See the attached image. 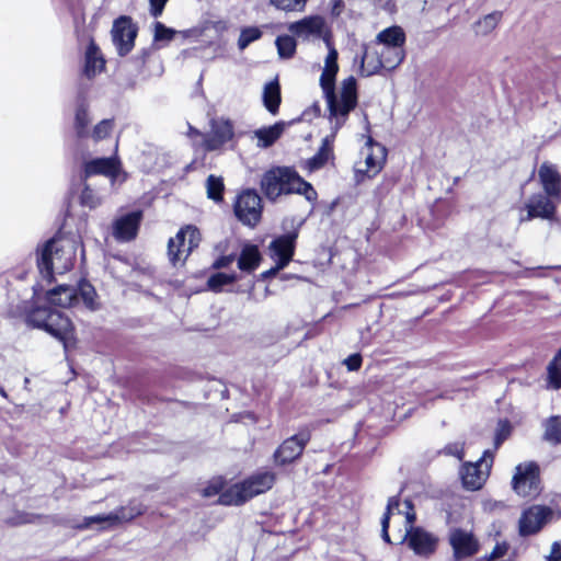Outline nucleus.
<instances>
[{
    "instance_id": "nucleus-20",
    "label": "nucleus",
    "mask_w": 561,
    "mask_h": 561,
    "mask_svg": "<svg viewBox=\"0 0 561 561\" xmlns=\"http://www.w3.org/2000/svg\"><path fill=\"white\" fill-rule=\"evenodd\" d=\"M554 198L547 194H534L526 203L527 216L522 220H530L533 218L551 219L556 214Z\"/></svg>"
},
{
    "instance_id": "nucleus-12",
    "label": "nucleus",
    "mask_w": 561,
    "mask_h": 561,
    "mask_svg": "<svg viewBox=\"0 0 561 561\" xmlns=\"http://www.w3.org/2000/svg\"><path fill=\"white\" fill-rule=\"evenodd\" d=\"M514 491L523 496H535L539 493V467L535 462L518 465L512 480Z\"/></svg>"
},
{
    "instance_id": "nucleus-45",
    "label": "nucleus",
    "mask_w": 561,
    "mask_h": 561,
    "mask_svg": "<svg viewBox=\"0 0 561 561\" xmlns=\"http://www.w3.org/2000/svg\"><path fill=\"white\" fill-rule=\"evenodd\" d=\"M114 122L113 119H103L99 124H96L92 130V138L95 141L102 140L110 136L113 130Z\"/></svg>"
},
{
    "instance_id": "nucleus-3",
    "label": "nucleus",
    "mask_w": 561,
    "mask_h": 561,
    "mask_svg": "<svg viewBox=\"0 0 561 561\" xmlns=\"http://www.w3.org/2000/svg\"><path fill=\"white\" fill-rule=\"evenodd\" d=\"M27 323L42 329L59 340L65 350L73 340V328L70 319L61 311L50 307H37L27 314Z\"/></svg>"
},
{
    "instance_id": "nucleus-28",
    "label": "nucleus",
    "mask_w": 561,
    "mask_h": 561,
    "mask_svg": "<svg viewBox=\"0 0 561 561\" xmlns=\"http://www.w3.org/2000/svg\"><path fill=\"white\" fill-rule=\"evenodd\" d=\"M262 100L265 108L272 115H276L278 113L282 98L280 87L277 79L270 81L264 85Z\"/></svg>"
},
{
    "instance_id": "nucleus-51",
    "label": "nucleus",
    "mask_w": 561,
    "mask_h": 561,
    "mask_svg": "<svg viewBox=\"0 0 561 561\" xmlns=\"http://www.w3.org/2000/svg\"><path fill=\"white\" fill-rule=\"evenodd\" d=\"M150 1V13L152 16L158 18L162 14L163 9L168 0H149Z\"/></svg>"
},
{
    "instance_id": "nucleus-19",
    "label": "nucleus",
    "mask_w": 561,
    "mask_h": 561,
    "mask_svg": "<svg viewBox=\"0 0 561 561\" xmlns=\"http://www.w3.org/2000/svg\"><path fill=\"white\" fill-rule=\"evenodd\" d=\"M233 137V126L226 119H213L210 122V130L204 138V146L207 150L213 151L220 149L225 144Z\"/></svg>"
},
{
    "instance_id": "nucleus-9",
    "label": "nucleus",
    "mask_w": 561,
    "mask_h": 561,
    "mask_svg": "<svg viewBox=\"0 0 561 561\" xmlns=\"http://www.w3.org/2000/svg\"><path fill=\"white\" fill-rule=\"evenodd\" d=\"M144 513L142 504L138 502H130L127 506L121 507L110 514H101L95 516L85 517L83 523L77 527L80 529L91 528L93 525H100V528L107 526L118 525L124 522H129Z\"/></svg>"
},
{
    "instance_id": "nucleus-17",
    "label": "nucleus",
    "mask_w": 561,
    "mask_h": 561,
    "mask_svg": "<svg viewBox=\"0 0 561 561\" xmlns=\"http://www.w3.org/2000/svg\"><path fill=\"white\" fill-rule=\"evenodd\" d=\"M309 440L310 433L307 431L285 439L274 454L275 461L279 465L293 462L302 454Z\"/></svg>"
},
{
    "instance_id": "nucleus-5",
    "label": "nucleus",
    "mask_w": 561,
    "mask_h": 561,
    "mask_svg": "<svg viewBox=\"0 0 561 561\" xmlns=\"http://www.w3.org/2000/svg\"><path fill=\"white\" fill-rule=\"evenodd\" d=\"M199 242L201 233L196 227L188 225L181 228L168 242V256L171 264L173 266L183 264Z\"/></svg>"
},
{
    "instance_id": "nucleus-32",
    "label": "nucleus",
    "mask_w": 561,
    "mask_h": 561,
    "mask_svg": "<svg viewBox=\"0 0 561 561\" xmlns=\"http://www.w3.org/2000/svg\"><path fill=\"white\" fill-rule=\"evenodd\" d=\"M385 58L379 54V56H371L367 53V50L364 51L362 58H360V72L365 77L373 76L377 73L381 68L388 69V66L386 65Z\"/></svg>"
},
{
    "instance_id": "nucleus-22",
    "label": "nucleus",
    "mask_w": 561,
    "mask_h": 561,
    "mask_svg": "<svg viewBox=\"0 0 561 561\" xmlns=\"http://www.w3.org/2000/svg\"><path fill=\"white\" fill-rule=\"evenodd\" d=\"M324 25L325 23L322 16L311 15L291 23L288 30L293 35L299 38L309 39L311 37L322 36Z\"/></svg>"
},
{
    "instance_id": "nucleus-23",
    "label": "nucleus",
    "mask_w": 561,
    "mask_h": 561,
    "mask_svg": "<svg viewBox=\"0 0 561 561\" xmlns=\"http://www.w3.org/2000/svg\"><path fill=\"white\" fill-rule=\"evenodd\" d=\"M141 213L131 211L118 218L114 224V237L119 241H129L137 234Z\"/></svg>"
},
{
    "instance_id": "nucleus-43",
    "label": "nucleus",
    "mask_w": 561,
    "mask_h": 561,
    "mask_svg": "<svg viewBox=\"0 0 561 561\" xmlns=\"http://www.w3.org/2000/svg\"><path fill=\"white\" fill-rule=\"evenodd\" d=\"M77 290L80 294L84 305L90 309H94L95 308L94 298L96 295L94 287L87 282H81L79 284V287L77 288Z\"/></svg>"
},
{
    "instance_id": "nucleus-37",
    "label": "nucleus",
    "mask_w": 561,
    "mask_h": 561,
    "mask_svg": "<svg viewBox=\"0 0 561 561\" xmlns=\"http://www.w3.org/2000/svg\"><path fill=\"white\" fill-rule=\"evenodd\" d=\"M275 45L280 58H291L296 53V41L290 35H280L276 38Z\"/></svg>"
},
{
    "instance_id": "nucleus-56",
    "label": "nucleus",
    "mask_w": 561,
    "mask_h": 561,
    "mask_svg": "<svg viewBox=\"0 0 561 561\" xmlns=\"http://www.w3.org/2000/svg\"><path fill=\"white\" fill-rule=\"evenodd\" d=\"M506 551H507V546L505 543L504 545H499L497 543L494 547V549L492 550L490 558L491 559L502 558V557L505 556Z\"/></svg>"
},
{
    "instance_id": "nucleus-27",
    "label": "nucleus",
    "mask_w": 561,
    "mask_h": 561,
    "mask_svg": "<svg viewBox=\"0 0 561 561\" xmlns=\"http://www.w3.org/2000/svg\"><path fill=\"white\" fill-rule=\"evenodd\" d=\"M78 299V290L70 285H59L47 291V300L56 306L67 308Z\"/></svg>"
},
{
    "instance_id": "nucleus-58",
    "label": "nucleus",
    "mask_w": 561,
    "mask_h": 561,
    "mask_svg": "<svg viewBox=\"0 0 561 561\" xmlns=\"http://www.w3.org/2000/svg\"><path fill=\"white\" fill-rule=\"evenodd\" d=\"M381 51H386V56H387L388 58H393V53L388 51L386 48H382V50H381Z\"/></svg>"
},
{
    "instance_id": "nucleus-46",
    "label": "nucleus",
    "mask_w": 561,
    "mask_h": 561,
    "mask_svg": "<svg viewBox=\"0 0 561 561\" xmlns=\"http://www.w3.org/2000/svg\"><path fill=\"white\" fill-rule=\"evenodd\" d=\"M175 35V31L173 28L167 27L161 22L154 23V34H153V41L159 42H170L173 39Z\"/></svg>"
},
{
    "instance_id": "nucleus-16",
    "label": "nucleus",
    "mask_w": 561,
    "mask_h": 561,
    "mask_svg": "<svg viewBox=\"0 0 561 561\" xmlns=\"http://www.w3.org/2000/svg\"><path fill=\"white\" fill-rule=\"evenodd\" d=\"M552 515L547 506L534 505L525 510L519 518V535L523 537L538 533Z\"/></svg>"
},
{
    "instance_id": "nucleus-53",
    "label": "nucleus",
    "mask_w": 561,
    "mask_h": 561,
    "mask_svg": "<svg viewBox=\"0 0 561 561\" xmlns=\"http://www.w3.org/2000/svg\"><path fill=\"white\" fill-rule=\"evenodd\" d=\"M234 261V255H224L218 257L214 263L213 267L216 270L225 268L229 266Z\"/></svg>"
},
{
    "instance_id": "nucleus-57",
    "label": "nucleus",
    "mask_w": 561,
    "mask_h": 561,
    "mask_svg": "<svg viewBox=\"0 0 561 561\" xmlns=\"http://www.w3.org/2000/svg\"><path fill=\"white\" fill-rule=\"evenodd\" d=\"M279 266H280V263H276L275 266H273L268 271L263 272L262 273V277L263 278H270V277L275 276L280 270L284 268V267H279Z\"/></svg>"
},
{
    "instance_id": "nucleus-10",
    "label": "nucleus",
    "mask_w": 561,
    "mask_h": 561,
    "mask_svg": "<svg viewBox=\"0 0 561 561\" xmlns=\"http://www.w3.org/2000/svg\"><path fill=\"white\" fill-rule=\"evenodd\" d=\"M261 197L254 190H245L238 195L233 206L236 217L243 224L254 227L262 216Z\"/></svg>"
},
{
    "instance_id": "nucleus-18",
    "label": "nucleus",
    "mask_w": 561,
    "mask_h": 561,
    "mask_svg": "<svg viewBox=\"0 0 561 561\" xmlns=\"http://www.w3.org/2000/svg\"><path fill=\"white\" fill-rule=\"evenodd\" d=\"M297 237V232H289L279 236L270 243V255L275 263H280L279 267H286L293 260Z\"/></svg>"
},
{
    "instance_id": "nucleus-21",
    "label": "nucleus",
    "mask_w": 561,
    "mask_h": 561,
    "mask_svg": "<svg viewBox=\"0 0 561 561\" xmlns=\"http://www.w3.org/2000/svg\"><path fill=\"white\" fill-rule=\"evenodd\" d=\"M538 178L545 194L551 198L561 197V174L554 164L548 161L541 163Z\"/></svg>"
},
{
    "instance_id": "nucleus-42",
    "label": "nucleus",
    "mask_w": 561,
    "mask_h": 561,
    "mask_svg": "<svg viewBox=\"0 0 561 561\" xmlns=\"http://www.w3.org/2000/svg\"><path fill=\"white\" fill-rule=\"evenodd\" d=\"M80 203L82 206L93 209L101 205L102 198L88 184H84V187L80 194Z\"/></svg>"
},
{
    "instance_id": "nucleus-36",
    "label": "nucleus",
    "mask_w": 561,
    "mask_h": 561,
    "mask_svg": "<svg viewBox=\"0 0 561 561\" xmlns=\"http://www.w3.org/2000/svg\"><path fill=\"white\" fill-rule=\"evenodd\" d=\"M90 123V117L88 113V108L84 104H80L76 111L75 117V128L77 136L79 138H84L89 135L88 126Z\"/></svg>"
},
{
    "instance_id": "nucleus-29",
    "label": "nucleus",
    "mask_w": 561,
    "mask_h": 561,
    "mask_svg": "<svg viewBox=\"0 0 561 561\" xmlns=\"http://www.w3.org/2000/svg\"><path fill=\"white\" fill-rule=\"evenodd\" d=\"M104 59L100 54L98 46L91 42L85 53L84 75L88 78L94 77L104 68Z\"/></svg>"
},
{
    "instance_id": "nucleus-33",
    "label": "nucleus",
    "mask_w": 561,
    "mask_h": 561,
    "mask_svg": "<svg viewBox=\"0 0 561 561\" xmlns=\"http://www.w3.org/2000/svg\"><path fill=\"white\" fill-rule=\"evenodd\" d=\"M501 18H502V13L499 11L486 14L481 20L476 22V24H474L476 34L488 35L496 27Z\"/></svg>"
},
{
    "instance_id": "nucleus-52",
    "label": "nucleus",
    "mask_w": 561,
    "mask_h": 561,
    "mask_svg": "<svg viewBox=\"0 0 561 561\" xmlns=\"http://www.w3.org/2000/svg\"><path fill=\"white\" fill-rule=\"evenodd\" d=\"M221 488H222V484L220 481H213L211 483H209V485H207L206 488L203 489V495L205 497H210L216 494H219L221 491Z\"/></svg>"
},
{
    "instance_id": "nucleus-25",
    "label": "nucleus",
    "mask_w": 561,
    "mask_h": 561,
    "mask_svg": "<svg viewBox=\"0 0 561 561\" xmlns=\"http://www.w3.org/2000/svg\"><path fill=\"white\" fill-rule=\"evenodd\" d=\"M366 145L371 149L365 158V164L367 176L371 178L376 175L381 169L386 161L387 150L386 148L374 141L371 137H368Z\"/></svg>"
},
{
    "instance_id": "nucleus-14",
    "label": "nucleus",
    "mask_w": 561,
    "mask_h": 561,
    "mask_svg": "<svg viewBox=\"0 0 561 561\" xmlns=\"http://www.w3.org/2000/svg\"><path fill=\"white\" fill-rule=\"evenodd\" d=\"M102 174L111 179L112 185L116 182L123 183L127 173L121 169V162L116 158H98L84 163L83 178Z\"/></svg>"
},
{
    "instance_id": "nucleus-35",
    "label": "nucleus",
    "mask_w": 561,
    "mask_h": 561,
    "mask_svg": "<svg viewBox=\"0 0 561 561\" xmlns=\"http://www.w3.org/2000/svg\"><path fill=\"white\" fill-rule=\"evenodd\" d=\"M238 276L236 273L226 274V273H215L207 280V287L209 290L219 293L222 287L229 284H232L237 280Z\"/></svg>"
},
{
    "instance_id": "nucleus-44",
    "label": "nucleus",
    "mask_w": 561,
    "mask_h": 561,
    "mask_svg": "<svg viewBox=\"0 0 561 561\" xmlns=\"http://www.w3.org/2000/svg\"><path fill=\"white\" fill-rule=\"evenodd\" d=\"M308 0H271V3L283 11H302Z\"/></svg>"
},
{
    "instance_id": "nucleus-54",
    "label": "nucleus",
    "mask_w": 561,
    "mask_h": 561,
    "mask_svg": "<svg viewBox=\"0 0 561 561\" xmlns=\"http://www.w3.org/2000/svg\"><path fill=\"white\" fill-rule=\"evenodd\" d=\"M548 561H561V541L553 542Z\"/></svg>"
},
{
    "instance_id": "nucleus-6",
    "label": "nucleus",
    "mask_w": 561,
    "mask_h": 561,
    "mask_svg": "<svg viewBox=\"0 0 561 561\" xmlns=\"http://www.w3.org/2000/svg\"><path fill=\"white\" fill-rule=\"evenodd\" d=\"M494 451L486 449L476 462H465L460 469V478L465 489L480 490L485 483L493 463Z\"/></svg>"
},
{
    "instance_id": "nucleus-47",
    "label": "nucleus",
    "mask_w": 561,
    "mask_h": 561,
    "mask_svg": "<svg viewBox=\"0 0 561 561\" xmlns=\"http://www.w3.org/2000/svg\"><path fill=\"white\" fill-rule=\"evenodd\" d=\"M511 430L512 427L508 421H499L494 437V449H497L502 445V443L510 436Z\"/></svg>"
},
{
    "instance_id": "nucleus-8",
    "label": "nucleus",
    "mask_w": 561,
    "mask_h": 561,
    "mask_svg": "<svg viewBox=\"0 0 561 561\" xmlns=\"http://www.w3.org/2000/svg\"><path fill=\"white\" fill-rule=\"evenodd\" d=\"M378 43L383 45L388 51L393 53V58H388L386 51H380V55L386 60L389 70L397 68L404 59L405 53L403 44L405 42V34L400 26H390L381 31L377 35Z\"/></svg>"
},
{
    "instance_id": "nucleus-1",
    "label": "nucleus",
    "mask_w": 561,
    "mask_h": 561,
    "mask_svg": "<svg viewBox=\"0 0 561 561\" xmlns=\"http://www.w3.org/2000/svg\"><path fill=\"white\" fill-rule=\"evenodd\" d=\"M325 43L329 51L320 76V87L328 105L330 123L334 125L336 131L345 124L348 114L357 105V83L351 76L342 81L340 93L335 92L339 54L329 39H325Z\"/></svg>"
},
{
    "instance_id": "nucleus-4",
    "label": "nucleus",
    "mask_w": 561,
    "mask_h": 561,
    "mask_svg": "<svg viewBox=\"0 0 561 561\" xmlns=\"http://www.w3.org/2000/svg\"><path fill=\"white\" fill-rule=\"evenodd\" d=\"M275 474L271 471H260L240 483H236L220 494L219 503L224 505H240L248 500L272 489Z\"/></svg>"
},
{
    "instance_id": "nucleus-39",
    "label": "nucleus",
    "mask_w": 561,
    "mask_h": 561,
    "mask_svg": "<svg viewBox=\"0 0 561 561\" xmlns=\"http://www.w3.org/2000/svg\"><path fill=\"white\" fill-rule=\"evenodd\" d=\"M549 382L554 389L561 388V348L554 355L553 359L548 365Z\"/></svg>"
},
{
    "instance_id": "nucleus-31",
    "label": "nucleus",
    "mask_w": 561,
    "mask_h": 561,
    "mask_svg": "<svg viewBox=\"0 0 561 561\" xmlns=\"http://www.w3.org/2000/svg\"><path fill=\"white\" fill-rule=\"evenodd\" d=\"M284 123H275L272 126L260 128L254 131L255 137L259 140V146L267 148L272 146L283 134Z\"/></svg>"
},
{
    "instance_id": "nucleus-30",
    "label": "nucleus",
    "mask_w": 561,
    "mask_h": 561,
    "mask_svg": "<svg viewBox=\"0 0 561 561\" xmlns=\"http://www.w3.org/2000/svg\"><path fill=\"white\" fill-rule=\"evenodd\" d=\"M261 254L256 245L245 244L238 257V267L243 272H253L260 264Z\"/></svg>"
},
{
    "instance_id": "nucleus-49",
    "label": "nucleus",
    "mask_w": 561,
    "mask_h": 561,
    "mask_svg": "<svg viewBox=\"0 0 561 561\" xmlns=\"http://www.w3.org/2000/svg\"><path fill=\"white\" fill-rule=\"evenodd\" d=\"M298 173L289 168H284V175H283V194H293V183L291 178H297Z\"/></svg>"
},
{
    "instance_id": "nucleus-2",
    "label": "nucleus",
    "mask_w": 561,
    "mask_h": 561,
    "mask_svg": "<svg viewBox=\"0 0 561 561\" xmlns=\"http://www.w3.org/2000/svg\"><path fill=\"white\" fill-rule=\"evenodd\" d=\"M77 248L78 241L75 238L57 237L48 240L37 257L41 275L50 282L54 274H64L71 270Z\"/></svg>"
},
{
    "instance_id": "nucleus-41",
    "label": "nucleus",
    "mask_w": 561,
    "mask_h": 561,
    "mask_svg": "<svg viewBox=\"0 0 561 561\" xmlns=\"http://www.w3.org/2000/svg\"><path fill=\"white\" fill-rule=\"evenodd\" d=\"M262 31L256 26H248L241 30L238 39V47L240 50L245 49L251 43L260 39Z\"/></svg>"
},
{
    "instance_id": "nucleus-26",
    "label": "nucleus",
    "mask_w": 561,
    "mask_h": 561,
    "mask_svg": "<svg viewBox=\"0 0 561 561\" xmlns=\"http://www.w3.org/2000/svg\"><path fill=\"white\" fill-rule=\"evenodd\" d=\"M284 168H276L267 171L261 181V187L266 197L275 201L283 194Z\"/></svg>"
},
{
    "instance_id": "nucleus-38",
    "label": "nucleus",
    "mask_w": 561,
    "mask_h": 561,
    "mask_svg": "<svg viewBox=\"0 0 561 561\" xmlns=\"http://www.w3.org/2000/svg\"><path fill=\"white\" fill-rule=\"evenodd\" d=\"M291 179V191H294V193L304 195L308 202H316L318 194L309 182L305 181L299 175Z\"/></svg>"
},
{
    "instance_id": "nucleus-15",
    "label": "nucleus",
    "mask_w": 561,
    "mask_h": 561,
    "mask_svg": "<svg viewBox=\"0 0 561 561\" xmlns=\"http://www.w3.org/2000/svg\"><path fill=\"white\" fill-rule=\"evenodd\" d=\"M448 542L453 549L455 561L471 558L479 551V542L471 531L453 528L448 534Z\"/></svg>"
},
{
    "instance_id": "nucleus-13",
    "label": "nucleus",
    "mask_w": 561,
    "mask_h": 561,
    "mask_svg": "<svg viewBox=\"0 0 561 561\" xmlns=\"http://www.w3.org/2000/svg\"><path fill=\"white\" fill-rule=\"evenodd\" d=\"M394 513L399 515L405 516V527L414 526L416 520V514L414 511V505L411 500H404L402 503L400 502L399 496H391L388 500L386 512L381 518V537L385 542L391 543V539L389 536V520L391 515Z\"/></svg>"
},
{
    "instance_id": "nucleus-24",
    "label": "nucleus",
    "mask_w": 561,
    "mask_h": 561,
    "mask_svg": "<svg viewBox=\"0 0 561 561\" xmlns=\"http://www.w3.org/2000/svg\"><path fill=\"white\" fill-rule=\"evenodd\" d=\"M331 129H332V134L330 136H325L322 139V142H321V146H320L318 152L307 161V165L310 171H316V170L323 168L327 164V162L331 158H333V142H334L335 135L339 130L335 131L334 125L332 123H331Z\"/></svg>"
},
{
    "instance_id": "nucleus-50",
    "label": "nucleus",
    "mask_w": 561,
    "mask_h": 561,
    "mask_svg": "<svg viewBox=\"0 0 561 561\" xmlns=\"http://www.w3.org/2000/svg\"><path fill=\"white\" fill-rule=\"evenodd\" d=\"M344 364L346 365L350 371H354L360 368L362 366V356L360 354H352L347 358H345Z\"/></svg>"
},
{
    "instance_id": "nucleus-55",
    "label": "nucleus",
    "mask_w": 561,
    "mask_h": 561,
    "mask_svg": "<svg viewBox=\"0 0 561 561\" xmlns=\"http://www.w3.org/2000/svg\"><path fill=\"white\" fill-rule=\"evenodd\" d=\"M504 506H505L504 503L500 502V501L488 500V501L483 502L484 511H489V512H493L495 510H501Z\"/></svg>"
},
{
    "instance_id": "nucleus-40",
    "label": "nucleus",
    "mask_w": 561,
    "mask_h": 561,
    "mask_svg": "<svg viewBox=\"0 0 561 561\" xmlns=\"http://www.w3.org/2000/svg\"><path fill=\"white\" fill-rule=\"evenodd\" d=\"M545 439L552 444L561 443V416H552L547 421Z\"/></svg>"
},
{
    "instance_id": "nucleus-48",
    "label": "nucleus",
    "mask_w": 561,
    "mask_h": 561,
    "mask_svg": "<svg viewBox=\"0 0 561 561\" xmlns=\"http://www.w3.org/2000/svg\"><path fill=\"white\" fill-rule=\"evenodd\" d=\"M443 453L448 456H455L459 460H462V458L465 456L463 443L455 442V443L447 444L444 447Z\"/></svg>"
},
{
    "instance_id": "nucleus-11",
    "label": "nucleus",
    "mask_w": 561,
    "mask_h": 561,
    "mask_svg": "<svg viewBox=\"0 0 561 561\" xmlns=\"http://www.w3.org/2000/svg\"><path fill=\"white\" fill-rule=\"evenodd\" d=\"M138 27L129 16H119L113 23L111 35L112 42L119 56H126L135 46Z\"/></svg>"
},
{
    "instance_id": "nucleus-7",
    "label": "nucleus",
    "mask_w": 561,
    "mask_h": 561,
    "mask_svg": "<svg viewBox=\"0 0 561 561\" xmlns=\"http://www.w3.org/2000/svg\"><path fill=\"white\" fill-rule=\"evenodd\" d=\"M402 542H405L415 556L427 559L437 551L439 537L424 527L410 525L405 527Z\"/></svg>"
},
{
    "instance_id": "nucleus-59",
    "label": "nucleus",
    "mask_w": 561,
    "mask_h": 561,
    "mask_svg": "<svg viewBox=\"0 0 561 561\" xmlns=\"http://www.w3.org/2000/svg\"><path fill=\"white\" fill-rule=\"evenodd\" d=\"M0 394L3 397V398H7V392L4 391L3 388H0Z\"/></svg>"
},
{
    "instance_id": "nucleus-34",
    "label": "nucleus",
    "mask_w": 561,
    "mask_h": 561,
    "mask_svg": "<svg viewBox=\"0 0 561 561\" xmlns=\"http://www.w3.org/2000/svg\"><path fill=\"white\" fill-rule=\"evenodd\" d=\"M225 190L222 178L210 174L206 180L207 197L215 203L222 201V193Z\"/></svg>"
}]
</instances>
